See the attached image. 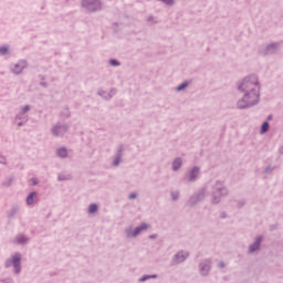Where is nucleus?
<instances>
[{"mask_svg":"<svg viewBox=\"0 0 283 283\" xmlns=\"http://www.w3.org/2000/svg\"><path fill=\"white\" fill-rule=\"evenodd\" d=\"M262 242H263V237L262 235L256 237L254 239V242L249 247V253L253 254L260 251Z\"/></svg>","mask_w":283,"mask_h":283,"instance_id":"ddd939ff","label":"nucleus"},{"mask_svg":"<svg viewBox=\"0 0 283 283\" xmlns=\"http://www.w3.org/2000/svg\"><path fill=\"white\" fill-rule=\"evenodd\" d=\"M117 94V90L111 88V90H104L99 88L97 91V95L103 98L104 101H109L112 99L115 95Z\"/></svg>","mask_w":283,"mask_h":283,"instance_id":"9b49d317","label":"nucleus"},{"mask_svg":"<svg viewBox=\"0 0 283 283\" xmlns=\"http://www.w3.org/2000/svg\"><path fill=\"white\" fill-rule=\"evenodd\" d=\"M1 283H13L11 279H3L1 280Z\"/></svg>","mask_w":283,"mask_h":283,"instance_id":"2f4dec72","label":"nucleus"},{"mask_svg":"<svg viewBox=\"0 0 283 283\" xmlns=\"http://www.w3.org/2000/svg\"><path fill=\"white\" fill-rule=\"evenodd\" d=\"M165 6H175V0H159Z\"/></svg>","mask_w":283,"mask_h":283,"instance_id":"c85d7f7f","label":"nucleus"},{"mask_svg":"<svg viewBox=\"0 0 283 283\" xmlns=\"http://www.w3.org/2000/svg\"><path fill=\"white\" fill-rule=\"evenodd\" d=\"M184 166V159L181 157H176L172 161H171V169L174 172L179 171Z\"/></svg>","mask_w":283,"mask_h":283,"instance_id":"dca6fc26","label":"nucleus"},{"mask_svg":"<svg viewBox=\"0 0 283 283\" xmlns=\"http://www.w3.org/2000/svg\"><path fill=\"white\" fill-rule=\"evenodd\" d=\"M55 155L60 159H66L69 157V149L66 147H59L55 150Z\"/></svg>","mask_w":283,"mask_h":283,"instance_id":"f3484780","label":"nucleus"},{"mask_svg":"<svg viewBox=\"0 0 283 283\" xmlns=\"http://www.w3.org/2000/svg\"><path fill=\"white\" fill-rule=\"evenodd\" d=\"M147 230H149V224L146 222H142L140 224H138L135 228L133 226L125 228L124 233H125L126 239L132 240V239L138 238Z\"/></svg>","mask_w":283,"mask_h":283,"instance_id":"7ed1b4c3","label":"nucleus"},{"mask_svg":"<svg viewBox=\"0 0 283 283\" xmlns=\"http://www.w3.org/2000/svg\"><path fill=\"white\" fill-rule=\"evenodd\" d=\"M7 157L0 154V165H7Z\"/></svg>","mask_w":283,"mask_h":283,"instance_id":"c756f323","label":"nucleus"},{"mask_svg":"<svg viewBox=\"0 0 283 283\" xmlns=\"http://www.w3.org/2000/svg\"><path fill=\"white\" fill-rule=\"evenodd\" d=\"M31 105H23L19 108L14 116V122L18 127H23L29 122V113L31 112Z\"/></svg>","mask_w":283,"mask_h":283,"instance_id":"39448f33","label":"nucleus"},{"mask_svg":"<svg viewBox=\"0 0 283 283\" xmlns=\"http://www.w3.org/2000/svg\"><path fill=\"white\" fill-rule=\"evenodd\" d=\"M211 271V260H203L199 264V273L201 276H208Z\"/></svg>","mask_w":283,"mask_h":283,"instance_id":"f8f14e48","label":"nucleus"},{"mask_svg":"<svg viewBox=\"0 0 283 283\" xmlns=\"http://www.w3.org/2000/svg\"><path fill=\"white\" fill-rule=\"evenodd\" d=\"M150 239H157V234L150 235Z\"/></svg>","mask_w":283,"mask_h":283,"instance_id":"4c0bfd02","label":"nucleus"},{"mask_svg":"<svg viewBox=\"0 0 283 283\" xmlns=\"http://www.w3.org/2000/svg\"><path fill=\"white\" fill-rule=\"evenodd\" d=\"M31 182H32L33 186H36L38 185V179L33 178V179H31Z\"/></svg>","mask_w":283,"mask_h":283,"instance_id":"72a5a7b5","label":"nucleus"},{"mask_svg":"<svg viewBox=\"0 0 283 283\" xmlns=\"http://www.w3.org/2000/svg\"><path fill=\"white\" fill-rule=\"evenodd\" d=\"M279 154H280V155H283V145H281V146L279 147Z\"/></svg>","mask_w":283,"mask_h":283,"instance_id":"c9c22d12","label":"nucleus"},{"mask_svg":"<svg viewBox=\"0 0 283 283\" xmlns=\"http://www.w3.org/2000/svg\"><path fill=\"white\" fill-rule=\"evenodd\" d=\"M98 212V205L97 203H90L87 207V214L94 216Z\"/></svg>","mask_w":283,"mask_h":283,"instance_id":"412c9836","label":"nucleus"},{"mask_svg":"<svg viewBox=\"0 0 283 283\" xmlns=\"http://www.w3.org/2000/svg\"><path fill=\"white\" fill-rule=\"evenodd\" d=\"M65 117H70V112L66 111Z\"/></svg>","mask_w":283,"mask_h":283,"instance_id":"58836bf2","label":"nucleus"},{"mask_svg":"<svg viewBox=\"0 0 283 283\" xmlns=\"http://www.w3.org/2000/svg\"><path fill=\"white\" fill-rule=\"evenodd\" d=\"M200 177H201V168L199 166H193L186 171L185 181L196 182L197 180L200 179Z\"/></svg>","mask_w":283,"mask_h":283,"instance_id":"1a4fd4ad","label":"nucleus"},{"mask_svg":"<svg viewBox=\"0 0 283 283\" xmlns=\"http://www.w3.org/2000/svg\"><path fill=\"white\" fill-rule=\"evenodd\" d=\"M219 268L220 269H224L226 268V263L224 262H219Z\"/></svg>","mask_w":283,"mask_h":283,"instance_id":"f704fd0d","label":"nucleus"},{"mask_svg":"<svg viewBox=\"0 0 283 283\" xmlns=\"http://www.w3.org/2000/svg\"><path fill=\"white\" fill-rule=\"evenodd\" d=\"M11 54V46L3 44L0 46V56H9Z\"/></svg>","mask_w":283,"mask_h":283,"instance_id":"aec40b11","label":"nucleus"},{"mask_svg":"<svg viewBox=\"0 0 283 283\" xmlns=\"http://www.w3.org/2000/svg\"><path fill=\"white\" fill-rule=\"evenodd\" d=\"M151 279H157V275L156 274H153V275H143L142 277H139L138 282L139 283H144L148 280H151Z\"/></svg>","mask_w":283,"mask_h":283,"instance_id":"a878e982","label":"nucleus"},{"mask_svg":"<svg viewBox=\"0 0 283 283\" xmlns=\"http://www.w3.org/2000/svg\"><path fill=\"white\" fill-rule=\"evenodd\" d=\"M280 48L281 44L277 42L266 44L263 49V54H274L275 52H277V50H280Z\"/></svg>","mask_w":283,"mask_h":283,"instance_id":"4468645a","label":"nucleus"},{"mask_svg":"<svg viewBox=\"0 0 283 283\" xmlns=\"http://www.w3.org/2000/svg\"><path fill=\"white\" fill-rule=\"evenodd\" d=\"M269 130H270V123L263 122L261 129H260V134L265 135L266 133H269Z\"/></svg>","mask_w":283,"mask_h":283,"instance_id":"b1692460","label":"nucleus"},{"mask_svg":"<svg viewBox=\"0 0 283 283\" xmlns=\"http://www.w3.org/2000/svg\"><path fill=\"white\" fill-rule=\"evenodd\" d=\"M29 67V62L24 59L18 60L15 63L10 64V72L14 74V76H19V74H23L24 70Z\"/></svg>","mask_w":283,"mask_h":283,"instance_id":"0eeeda50","label":"nucleus"},{"mask_svg":"<svg viewBox=\"0 0 283 283\" xmlns=\"http://www.w3.org/2000/svg\"><path fill=\"white\" fill-rule=\"evenodd\" d=\"M189 87V82H182L181 84L177 85L175 91L177 93L185 92Z\"/></svg>","mask_w":283,"mask_h":283,"instance_id":"5701e85b","label":"nucleus"},{"mask_svg":"<svg viewBox=\"0 0 283 283\" xmlns=\"http://www.w3.org/2000/svg\"><path fill=\"white\" fill-rule=\"evenodd\" d=\"M81 8L85 12H99L103 10L102 0H81Z\"/></svg>","mask_w":283,"mask_h":283,"instance_id":"423d86ee","label":"nucleus"},{"mask_svg":"<svg viewBox=\"0 0 283 283\" xmlns=\"http://www.w3.org/2000/svg\"><path fill=\"white\" fill-rule=\"evenodd\" d=\"M203 199V195H198V196H192L190 199H189V205L190 206H193L196 205L198 201L202 200Z\"/></svg>","mask_w":283,"mask_h":283,"instance_id":"393cba45","label":"nucleus"},{"mask_svg":"<svg viewBox=\"0 0 283 283\" xmlns=\"http://www.w3.org/2000/svg\"><path fill=\"white\" fill-rule=\"evenodd\" d=\"M70 180H72V175L70 172L63 171L57 175V181L60 182L70 181Z\"/></svg>","mask_w":283,"mask_h":283,"instance_id":"6ab92c4d","label":"nucleus"},{"mask_svg":"<svg viewBox=\"0 0 283 283\" xmlns=\"http://www.w3.org/2000/svg\"><path fill=\"white\" fill-rule=\"evenodd\" d=\"M21 261H22V254L20 252H15L9 259L6 260L4 268L10 269L12 266L13 273L15 275H19L22 270Z\"/></svg>","mask_w":283,"mask_h":283,"instance_id":"20e7f679","label":"nucleus"},{"mask_svg":"<svg viewBox=\"0 0 283 283\" xmlns=\"http://www.w3.org/2000/svg\"><path fill=\"white\" fill-rule=\"evenodd\" d=\"M170 197H171L172 201H178L179 197H180V192L179 191H171Z\"/></svg>","mask_w":283,"mask_h":283,"instance_id":"bb28decb","label":"nucleus"},{"mask_svg":"<svg viewBox=\"0 0 283 283\" xmlns=\"http://www.w3.org/2000/svg\"><path fill=\"white\" fill-rule=\"evenodd\" d=\"M30 241V238L20 233V234H17L13 239V243L14 244H18V245H24V244H28Z\"/></svg>","mask_w":283,"mask_h":283,"instance_id":"2eb2a0df","label":"nucleus"},{"mask_svg":"<svg viewBox=\"0 0 283 283\" xmlns=\"http://www.w3.org/2000/svg\"><path fill=\"white\" fill-rule=\"evenodd\" d=\"M108 64L112 65V67H119L120 62L117 60H109Z\"/></svg>","mask_w":283,"mask_h":283,"instance_id":"cd10ccee","label":"nucleus"},{"mask_svg":"<svg viewBox=\"0 0 283 283\" xmlns=\"http://www.w3.org/2000/svg\"><path fill=\"white\" fill-rule=\"evenodd\" d=\"M128 199L129 200H136L137 199V193L136 192H132L128 195Z\"/></svg>","mask_w":283,"mask_h":283,"instance_id":"7c9ffc66","label":"nucleus"},{"mask_svg":"<svg viewBox=\"0 0 283 283\" xmlns=\"http://www.w3.org/2000/svg\"><path fill=\"white\" fill-rule=\"evenodd\" d=\"M189 256H190L189 251L179 250L172 255L170 264L172 266L180 265V264L185 263L189 259Z\"/></svg>","mask_w":283,"mask_h":283,"instance_id":"6e6552de","label":"nucleus"},{"mask_svg":"<svg viewBox=\"0 0 283 283\" xmlns=\"http://www.w3.org/2000/svg\"><path fill=\"white\" fill-rule=\"evenodd\" d=\"M237 91L242 95L235 103L239 111L251 109L261 103L262 83L258 75L243 77L238 83Z\"/></svg>","mask_w":283,"mask_h":283,"instance_id":"f257e3e1","label":"nucleus"},{"mask_svg":"<svg viewBox=\"0 0 283 283\" xmlns=\"http://www.w3.org/2000/svg\"><path fill=\"white\" fill-rule=\"evenodd\" d=\"M69 132V125L57 123L51 127V135L53 137H63Z\"/></svg>","mask_w":283,"mask_h":283,"instance_id":"9d476101","label":"nucleus"},{"mask_svg":"<svg viewBox=\"0 0 283 283\" xmlns=\"http://www.w3.org/2000/svg\"><path fill=\"white\" fill-rule=\"evenodd\" d=\"M272 171H273V169L271 167L265 168V174H270Z\"/></svg>","mask_w":283,"mask_h":283,"instance_id":"473e14b6","label":"nucleus"},{"mask_svg":"<svg viewBox=\"0 0 283 283\" xmlns=\"http://www.w3.org/2000/svg\"><path fill=\"white\" fill-rule=\"evenodd\" d=\"M122 158H123L122 151H118L117 155L113 158L112 166L118 167L122 164Z\"/></svg>","mask_w":283,"mask_h":283,"instance_id":"4be33fe9","label":"nucleus"},{"mask_svg":"<svg viewBox=\"0 0 283 283\" xmlns=\"http://www.w3.org/2000/svg\"><path fill=\"white\" fill-rule=\"evenodd\" d=\"M211 188H212V192H211L210 201L212 205L221 203L222 199L229 196V190L222 181H219V180L214 181L211 185Z\"/></svg>","mask_w":283,"mask_h":283,"instance_id":"f03ea898","label":"nucleus"},{"mask_svg":"<svg viewBox=\"0 0 283 283\" xmlns=\"http://www.w3.org/2000/svg\"><path fill=\"white\" fill-rule=\"evenodd\" d=\"M38 197V193L32 191L27 196L25 203L27 206L31 207L35 202V198Z\"/></svg>","mask_w":283,"mask_h":283,"instance_id":"a211bd4d","label":"nucleus"},{"mask_svg":"<svg viewBox=\"0 0 283 283\" xmlns=\"http://www.w3.org/2000/svg\"><path fill=\"white\" fill-rule=\"evenodd\" d=\"M221 218L222 219H227L228 218V214L226 212L221 213Z\"/></svg>","mask_w":283,"mask_h":283,"instance_id":"e433bc0d","label":"nucleus"}]
</instances>
